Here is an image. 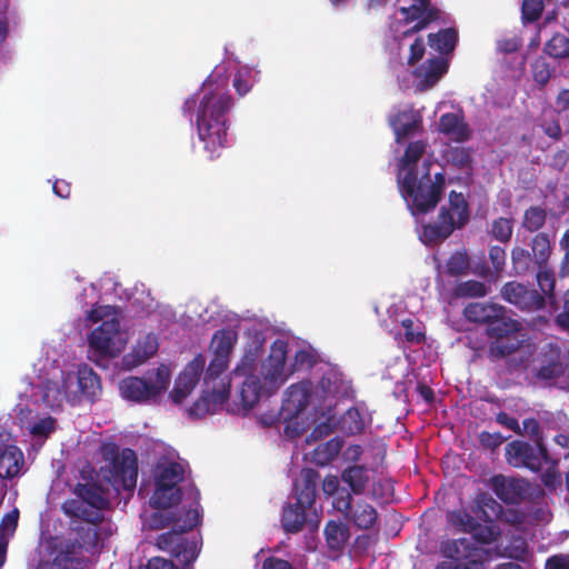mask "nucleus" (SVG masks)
<instances>
[{"label":"nucleus","mask_w":569,"mask_h":569,"mask_svg":"<svg viewBox=\"0 0 569 569\" xmlns=\"http://www.w3.org/2000/svg\"><path fill=\"white\" fill-rule=\"evenodd\" d=\"M457 41L458 32L453 28L441 29L428 36L429 46L442 54L451 53L456 48Z\"/></svg>","instance_id":"nucleus-33"},{"label":"nucleus","mask_w":569,"mask_h":569,"mask_svg":"<svg viewBox=\"0 0 569 569\" xmlns=\"http://www.w3.org/2000/svg\"><path fill=\"white\" fill-rule=\"evenodd\" d=\"M406 22H413L417 19L423 18L430 11H439L438 8L431 4L430 0H413L409 7H401L399 9Z\"/></svg>","instance_id":"nucleus-42"},{"label":"nucleus","mask_w":569,"mask_h":569,"mask_svg":"<svg viewBox=\"0 0 569 569\" xmlns=\"http://www.w3.org/2000/svg\"><path fill=\"white\" fill-rule=\"evenodd\" d=\"M389 124L399 142L422 128V116L418 110L408 108L390 117Z\"/></svg>","instance_id":"nucleus-24"},{"label":"nucleus","mask_w":569,"mask_h":569,"mask_svg":"<svg viewBox=\"0 0 569 569\" xmlns=\"http://www.w3.org/2000/svg\"><path fill=\"white\" fill-rule=\"evenodd\" d=\"M231 385L220 381V386H209L203 395L190 407V415L203 417L214 412L217 406L223 405L230 397Z\"/></svg>","instance_id":"nucleus-21"},{"label":"nucleus","mask_w":569,"mask_h":569,"mask_svg":"<svg viewBox=\"0 0 569 569\" xmlns=\"http://www.w3.org/2000/svg\"><path fill=\"white\" fill-rule=\"evenodd\" d=\"M545 569H569V555H553L546 561Z\"/></svg>","instance_id":"nucleus-64"},{"label":"nucleus","mask_w":569,"mask_h":569,"mask_svg":"<svg viewBox=\"0 0 569 569\" xmlns=\"http://www.w3.org/2000/svg\"><path fill=\"white\" fill-rule=\"evenodd\" d=\"M425 166L426 172L420 179L413 170H409L403 176L398 173L400 190L412 214L428 213L437 207L442 197L446 183L445 174L438 172L432 179L429 164Z\"/></svg>","instance_id":"nucleus-3"},{"label":"nucleus","mask_w":569,"mask_h":569,"mask_svg":"<svg viewBox=\"0 0 569 569\" xmlns=\"http://www.w3.org/2000/svg\"><path fill=\"white\" fill-rule=\"evenodd\" d=\"M200 522V513L197 508L184 512L183 518L174 521L173 529L163 532L157 538L159 549L169 552L182 563H189L197 557V545L183 537L184 532L192 530Z\"/></svg>","instance_id":"nucleus-7"},{"label":"nucleus","mask_w":569,"mask_h":569,"mask_svg":"<svg viewBox=\"0 0 569 569\" xmlns=\"http://www.w3.org/2000/svg\"><path fill=\"white\" fill-rule=\"evenodd\" d=\"M232 84L240 97L247 94L251 89V83L249 81V72H237L234 74Z\"/></svg>","instance_id":"nucleus-59"},{"label":"nucleus","mask_w":569,"mask_h":569,"mask_svg":"<svg viewBox=\"0 0 569 569\" xmlns=\"http://www.w3.org/2000/svg\"><path fill=\"white\" fill-rule=\"evenodd\" d=\"M341 479L355 495L363 493L369 482L367 469L359 465L346 468L341 473Z\"/></svg>","instance_id":"nucleus-34"},{"label":"nucleus","mask_w":569,"mask_h":569,"mask_svg":"<svg viewBox=\"0 0 569 569\" xmlns=\"http://www.w3.org/2000/svg\"><path fill=\"white\" fill-rule=\"evenodd\" d=\"M547 466H549V467L547 468L546 472L541 477L542 482L547 488H555L556 483L560 479V475L556 470L557 461L551 459V461Z\"/></svg>","instance_id":"nucleus-62"},{"label":"nucleus","mask_w":569,"mask_h":569,"mask_svg":"<svg viewBox=\"0 0 569 569\" xmlns=\"http://www.w3.org/2000/svg\"><path fill=\"white\" fill-rule=\"evenodd\" d=\"M340 498L337 500L338 512L345 520L352 523L359 530H370L378 522V512L376 508L366 500H358L353 503L351 492L341 491Z\"/></svg>","instance_id":"nucleus-14"},{"label":"nucleus","mask_w":569,"mask_h":569,"mask_svg":"<svg viewBox=\"0 0 569 569\" xmlns=\"http://www.w3.org/2000/svg\"><path fill=\"white\" fill-rule=\"evenodd\" d=\"M448 70V64L442 58L428 59L421 67L423 79L427 84H435Z\"/></svg>","instance_id":"nucleus-43"},{"label":"nucleus","mask_w":569,"mask_h":569,"mask_svg":"<svg viewBox=\"0 0 569 569\" xmlns=\"http://www.w3.org/2000/svg\"><path fill=\"white\" fill-rule=\"evenodd\" d=\"M343 447V440L339 437L331 438L330 440L318 445L312 453V461L320 467L329 465L339 455Z\"/></svg>","instance_id":"nucleus-32"},{"label":"nucleus","mask_w":569,"mask_h":569,"mask_svg":"<svg viewBox=\"0 0 569 569\" xmlns=\"http://www.w3.org/2000/svg\"><path fill=\"white\" fill-rule=\"evenodd\" d=\"M280 523L286 533L295 535L302 531L305 525L308 526L310 531L318 530L320 518L316 510L295 501L283 505Z\"/></svg>","instance_id":"nucleus-16"},{"label":"nucleus","mask_w":569,"mask_h":569,"mask_svg":"<svg viewBox=\"0 0 569 569\" xmlns=\"http://www.w3.org/2000/svg\"><path fill=\"white\" fill-rule=\"evenodd\" d=\"M337 427L336 419L333 417H328L326 421H321L315 426L311 432L307 436L306 442L308 445L320 441L327 437H329Z\"/></svg>","instance_id":"nucleus-51"},{"label":"nucleus","mask_w":569,"mask_h":569,"mask_svg":"<svg viewBox=\"0 0 569 569\" xmlns=\"http://www.w3.org/2000/svg\"><path fill=\"white\" fill-rule=\"evenodd\" d=\"M310 389L306 383L291 385L286 391V398L281 406L284 420L297 418L309 405Z\"/></svg>","instance_id":"nucleus-23"},{"label":"nucleus","mask_w":569,"mask_h":569,"mask_svg":"<svg viewBox=\"0 0 569 569\" xmlns=\"http://www.w3.org/2000/svg\"><path fill=\"white\" fill-rule=\"evenodd\" d=\"M72 547H67L66 550L58 551L49 569H83L80 567L79 560L74 557Z\"/></svg>","instance_id":"nucleus-49"},{"label":"nucleus","mask_w":569,"mask_h":569,"mask_svg":"<svg viewBox=\"0 0 569 569\" xmlns=\"http://www.w3.org/2000/svg\"><path fill=\"white\" fill-rule=\"evenodd\" d=\"M427 143L422 140L412 141L408 144L399 162V173L403 176L409 170L416 171L417 162L426 152Z\"/></svg>","instance_id":"nucleus-35"},{"label":"nucleus","mask_w":569,"mask_h":569,"mask_svg":"<svg viewBox=\"0 0 569 569\" xmlns=\"http://www.w3.org/2000/svg\"><path fill=\"white\" fill-rule=\"evenodd\" d=\"M470 270V258L466 250L455 251L446 262V272L451 277L467 274Z\"/></svg>","instance_id":"nucleus-40"},{"label":"nucleus","mask_w":569,"mask_h":569,"mask_svg":"<svg viewBox=\"0 0 569 569\" xmlns=\"http://www.w3.org/2000/svg\"><path fill=\"white\" fill-rule=\"evenodd\" d=\"M500 293L505 301L525 312H537L546 307V298L540 291L515 280L506 282Z\"/></svg>","instance_id":"nucleus-15"},{"label":"nucleus","mask_w":569,"mask_h":569,"mask_svg":"<svg viewBox=\"0 0 569 569\" xmlns=\"http://www.w3.org/2000/svg\"><path fill=\"white\" fill-rule=\"evenodd\" d=\"M204 365V358L198 355L184 367L182 372L178 376L173 390L171 391L173 402L180 403L191 393L203 372Z\"/></svg>","instance_id":"nucleus-20"},{"label":"nucleus","mask_w":569,"mask_h":569,"mask_svg":"<svg viewBox=\"0 0 569 569\" xmlns=\"http://www.w3.org/2000/svg\"><path fill=\"white\" fill-rule=\"evenodd\" d=\"M487 292V286L477 280L459 282L453 289V295L457 298H479L485 297Z\"/></svg>","instance_id":"nucleus-46"},{"label":"nucleus","mask_w":569,"mask_h":569,"mask_svg":"<svg viewBox=\"0 0 569 569\" xmlns=\"http://www.w3.org/2000/svg\"><path fill=\"white\" fill-rule=\"evenodd\" d=\"M254 362L253 357L244 356L232 371L233 377L244 378L241 383L240 398L242 406L247 409L253 408L262 395L261 380L252 373Z\"/></svg>","instance_id":"nucleus-17"},{"label":"nucleus","mask_w":569,"mask_h":569,"mask_svg":"<svg viewBox=\"0 0 569 569\" xmlns=\"http://www.w3.org/2000/svg\"><path fill=\"white\" fill-rule=\"evenodd\" d=\"M491 236L503 243L511 240L513 232V223L511 219L500 217L492 221Z\"/></svg>","instance_id":"nucleus-50"},{"label":"nucleus","mask_w":569,"mask_h":569,"mask_svg":"<svg viewBox=\"0 0 569 569\" xmlns=\"http://www.w3.org/2000/svg\"><path fill=\"white\" fill-rule=\"evenodd\" d=\"M447 161L462 171L472 169L471 149L465 147H450L446 151Z\"/></svg>","instance_id":"nucleus-41"},{"label":"nucleus","mask_w":569,"mask_h":569,"mask_svg":"<svg viewBox=\"0 0 569 569\" xmlns=\"http://www.w3.org/2000/svg\"><path fill=\"white\" fill-rule=\"evenodd\" d=\"M543 52L553 59H566L569 57V37L557 32L545 44Z\"/></svg>","instance_id":"nucleus-39"},{"label":"nucleus","mask_w":569,"mask_h":569,"mask_svg":"<svg viewBox=\"0 0 569 569\" xmlns=\"http://www.w3.org/2000/svg\"><path fill=\"white\" fill-rule=\"evenodd\" d=\"M325 538L328 548L333 551H340L350 538L349 527L343 522L330 520L326 523Z\"/></svg>","instance_id":"nucleus-31"},{"label":"nucleus","mask_w":569,"mask_h":569,"mask_svg":"<svg viewBox=\"0 0 569 569\" xmlns=\"http://www.w3.org/2000/svg\"><path fill=\"white\" fill-rule=\"evenodd\" d=\"M469 219V206L465 196L451 191L448 206L440 208L437 221L422 226L421 238L427 244H436L449 238L456 229L463 228Z\"/></svg>","instance_id":"nucleus-5"},{"label":"nucleus","mask_w":569,"mask_h":569,"mask_svg":"<svg viewBox=\"0 0 569 569\" xmlns=\"http://www.w3.org/2000/svg\"><path fill=\"white\" fill-rule=\"evenodd\" d=\"M506 458L512 467H525L532 471H539L551 461L542 441H537L536 446L519 440L511 441L506 446Z\"/></svg>","instance_id":"nucleus-11"},{"label":"nucleus","mask_w":569,"mask_h":569,"mask_svg":"<svg viewBox=\"0 0 569 569\" xmlns=\"http://www.w3.org/2000/svg\"><path fill=\"white\" fill-rule=\"evenodd\" d=\"M232 106L228 80L223 79L219 82L211 78L203 82L199 99L189 97L182 106L183 116L190 119L197 107V133L210 160L218 158L220 151L228 144V113Z\"/></svg>","instance_id":"nucleus-1"},{"label":"nucleus","mask_w":569,"mask_h":569,"mask_svg":"<svg viewBox=\"0 0 569 569\" xmlns=\"http://www.w3.org/2000/svg\"><path fill=\"white\" fill-rule=\"evenodd\" d=\"M426 48L422 38H417L410 46V53L408 57V64L413 66L422 59Z\"/></svg>","instance_id":"nucleus-61"},{"label":"nucleus","mask_w":569,"mask_h":569,"mask_svg":"<svg viewBox=\"0 0 569 569\" xmlns=\"http://www.w3.org/2000/svg\"><path fill=\"white\" fill-rule=\"evenodd\" d=\"M73 530L77 533L76 542L79 548L84 550L93 549L98 545L99 535L92 526H78Z\"/></svg>","instance_id":"nucleus-48"},{"label":"nucleus","mask_w":569,"mask_h":569,"mask_svg":"<svg viewBox=\"0 0 569 569\" xmlns=\"http://www.w3.org/2000/svg\"><path fill=\"white\" fill-rule=\"evenodd\" d=\"M489 485L495 495L506 505H519L531 499L536 493V488L523 478L495 475L490 478Z\"/></svg>","instance_id":"nucleus-13"},{"label":"nucleus","mask_w":569,"mask_h":569,"mask_svg":"<svg viewBox=\"0 0 569 569\" xmlns=\"http://www.w3.org/2000/svg\"><path fill=\"white\" fill-rule=\"evenodd\" d=\"M533 274H536L538 286L541 290L540 293L545 296L546 300H555L556 279L553 270L549 266V261L543 266H539Z\"/></svg>","instance_id":"nucleus-38"},{"label":"nucleus","mask_w":569,"mask_h":569,"mask_svg":"<svg viewBox=\"0 0 569 569\" xmlns=\"http://www.w3.org/2000/svg\"><path fill=\"white\" fill-rule=\"evenodd\" d=\"M547 212L538 206H532L525 211L522 227L529 232L541 229L546 222Z\"/></svg>","instance_id":"nucleus-47"},{"label":"nucleus","mask_w":569,"mask_h":569,"mask_svg":"<svg viewBox=\"0 0 569 569\" xmlns=\"http://www.w3.org/2000/svg\"><path fill=\"white\" fill-rule=\"evenodd\" d=\"M77 373L79 391L87 399L94 400L101 391L100 377L87 363L79 365Z\"/></svg>","instance_id":"nucleus-29"},{"label":"nucleus","mask_w":569,"mask_h":569,"mask_svg":"<svg viewBox=\"0 0 569 569\" xmlns=\"http://www.w3.org/2000/svg\"><path fill=\"white\" fill-rule=\"evenodd\" d=\"M169 383V371L158 368L148 378L127 377L119 385L121 396L130 401L146 402L163 392Z\"/></svg>","instance_id":"nucleus-10"},{"label":"nucleus","mask_w":569,"mask_h":569,"mask_svg":"<svg viewBox=\"0 0 569 569\" xmlns=\"http://www.w3.org/2000/svg\"><path fill=\"white\" fill-rule=\"evenodd\" d=\"M531 251L516 246L511 249V263L516 276L533 274L539 266L549 261L551 244L545 232L535 234L530 242Z\"/></svg>","instance_id":"nucleus-9"},{"label":"nucleus","mask_w":569,"mask_h":569,"mask_svg":"<svg viewBox=\"0 0 569 569\" xmlns=\"http://www.w3.org/2000/svg\"><path fill=\"white\" fill-rule=\"evenodd\" d=\"M157 350L158 341L156 336L147 335L142 339L138 340L132 352L123 356L122 363L128 369L134 368L151 358Z\"/></svg>","instance_id":"nucleus-28"},{"label":"nucleus","mask_w":569,"mask_h":569,"mask_svg":"<svg viewBox=\"0 0 569 569\" xmlns=\"http://www.w3.org/2000/svg\"><path fill=\"white\" fill-rule=\"evenodd\" d=\"M19 511L13 509L4 515L0 522V535L7 539V536H12L18 527Z\"/></svg>","instance_id":"nucleus-56"},{"label":"nucleus","mask_w":569,"mask_h":569,"mask_svg":"<svg viewBox=\"0 0 569 569\" xmlns=\"http://www.w3.org/2000/svg\"><path fill=\"white\" fill-rule=\"evenodd\" d=\"M184 469L181 463L168 461L159 463L156 470V489L151 503L158 509H168L180 502L182 491L179 483L183 480Z\"/></svg>","instance_id":"nucleus-8"},{"label":"nucleus","mask_w":569,"mask_h":569,"mask_svg":"<svg viewBox=\"0 0 569 569\" xmlns=\"http://www.w3.org/2000/svg\"><path fill=\"white\" fill-rule=\"evenodd\" d=\"M322 491L326 496L333 497L332 507L338 511L337 500L340 498L341 491L350 492L346 488H340L337 476L328 475L322 481Z\"/></svg>","instance_id":"nucleus-52"},{"label":"nucleus","mask_w":569,"mask_h":569,"mask_svg":"<svg viewBox=\"0 0 569 569\" xmlns=\"http://www.w3.org/2000/svg\"><path fill=\"white\" fill-rule=\"evenodd\" d=\"M74 499H68L61 505L63 513L77 518L89 525L97 526L103 520L101 511L109 505L102 490L94 483H77Z\"/></svg>","instance_id":"nucleus-6"},{"label":"nucleus","mask_w":569,"mask_h":569,"mask_svg":"<svg viewBox=\"0 0 569 569\" xmlns=\"http://www.w3.org/2000/svg\"><path fill=\"white\" fill-rule=\"evenodd\" d=\"M236 341V337L229 330H218L214 332L211 347L213 348V353L221 357H230L233 343Z\"/></svg>","instance_id":"nucleus-44"},{"label":"nucleus","mask_w":569,"mask_h":569,"mask_svg":"<svg viewBox=\"0 0 569 569\" xmlns=\"http://www.w3.org/2000/svg\"><path fill=\"white\" fill-rule=\"evenodd\" d=\"M449 523L457 530L470 533L477 528L478 520L465 510H455L448 513Z\"/></svg>","instance_id":"nucleus-45"},{"label":"nucleus","mask_w":569,"mask_h":569,"mask_svg":"<svg viewBox=\"0 0 569 569\" xmlns=\"http://www.w3.org/2000/svg\"><path fill=\"white\" fill-rule=\"evenodd\" d=\"M124 345L120 322L116 318L102 321L89 336V346L101 356L117 357Z\"/></svg>","instance_id":"nucleus-12"},{"label":"nucleus","mask_w":569,"mask_h":569,"mask_svg":"<svg viewBox=\"0 0 569 569\" xmlns=\"http://www.w3.org/2000/svg\"><path fill=\"white\" fill-rule=\"evenodd\" d=\"M522 46V41L519 37L505 38L497 42L498 50L502 53H513L518 51Z\"/></svg>","instance_id":"nucleus-60"},{"label":"nucleus","mask_w":569,"mask_h":569,"mask_svg":"<svg viewBox=\"0 0 569 569\" xmlns=\"http://www.w3.org/2000/svg\"><path fill=\"white\" fill-rule=\"evenodd\" d=\"M287 359V346L283 342H274L271 347L269 357L262 363V375L264 380L272 385L283 382L284 366Z\"/></svg>","instance_id":"nucleus-25"},{"label":"nucleus","mask_w":569,"mask_h":569,"mask_svg":"<svg viewBox=\"0 0 569 569\" xmlns=\"http://www.w3.org/2000/svg\"><path fill=\"white\" fill-rule=\"evenodd\" d=\"M320 473L312 468H303L300 478L295 481L292 495L295 501L311 509H315L317 498V485Z\"/></svg>","instance_id":"nucleus-22"},{"label":"nucleus","mask_w":569,"mask_h":569,"mask_svg":"<svg viewBox=\"0 0 569 569\" xmlns=\"http://www.w3.org/2000/svg\"><path fill=\"white\" fill-rule=\"evenodd\" d=\"M479 543H490L495 540V532L491 527L483 526L478 521L477 528L470 532Z\"/></svg>","instance_id":"nucleus-58"},{"label":"nucleus","mask_w":569,"mask_h":569,"mask_svg":"<svg viewBox=\"0 0 569 569\" xmlns=\"http://www.w3.org/2000/svg\"><path fill=\"white\" fill-rule=\"evenodd\" d=\"M104 465L100 468L102 479L116 491L121 489L132 491L138 479V459L134 450L120 448L112 443L103 447Z\"/></svg>","instance_id":"nucleus-4"},{"label":"nucleus","mask_w":569,"mask_h":569,"mask_svg":"<svg viewBox=\"0 0 569 569\" xmlns=\"http://www.w3.org/2000/svg\"><path fill=\"white\" fill-rule=\"evenodd\" d=\"M555 71V67H552L543 56L537 57L530 64L532 80L539 89L546 88L553 77Z\"/></svg>","instance_id":"nucleus-36"},{"label":"nucleus","mask_w":569,"mask_h":569,"mask_svg":"<svg viewBox=\"0 0 569 569\" xmlns=\"http://www.w3.org/2000/svg\"><path fill=\"white\" fill-rule=\"evenodd\" d=\"M463 315L471 322L487 325L486 335L490 339L488 358L491 361L501 360L522 346L521 325L517 320L507 318L502 306L472 302L466 306Z\"/></svg>","instance_id":"nucleus-2"},{"label":"nucleus","mask_w":569,"mask_h":569,"mask_svg":"<svg viewBox=\"0 0 569 569\" xmlns=\"http://www.w3.org/2000/svg\"><path fill=\"white\" fill-rule=\"evenodd\" d=\"M569 371V350L562 353L561 348L555 343H548L541 352V365L536 371L540 380H551Z\"/></svg>","instance_id":"nucleus-19"},{"label":"nucleus","mask_w":569,"mask_h":569,"mask_svg":"<svg viewBox=\"0 0 569 569\" xmlns=\"http://www.w3.org/2000/svg\"><path fill=\"white\" fill-rule=\"evenodd\" d=\"M23 465L24 457L18 447H2L0 450V478L12 479L20 476Z\"/></svg>","instance_id":"nucleus-27"},{"label":"nucleus","mask_w":569,"mask_h":569,"mask_svg":"<svg viewBox=\"0 0 569 569\" xmlns=\"http://www.w3.org/2000/svg\"><path fill=\"white\" fill-rule=\"evenodd\" d=\"M556 323L561 329L569 331V289L563 295L562 311L557 315Z\"/></svg>","instance_id":"nucleus-63"},{"label":"nucleus","mask_w":569,"mask_h":569,"mask_svg":"<svg viewBox=\"0 0 569 569\" xmlns=\"http://www.w3.org/2000/svg\"><path fill=\"white\" fill-rule=\"evenodd\" d=\"M478 438L481 447L491 451H495L497 448H499L506 440V438L500 432L489 431H481Z\"/></svg>","instance_id":"nucleus-55"},{"label":"nucleus","mask_w":569,"mask_h":569,"mask_svg":"<svg viewBox=\"0 0 569 569\" xmlns=\"http://www.w3.org/2000/svg\"><path fill=\"white\" fill-rule=\"evenodd\" d=\"M438 130L455 142H466L471 137L469 124L463 116L455 112H446L440 116Z\"/></svg>","instance_id":"nucleus-26"},{"label":"nucleus","mask_w":569,"mask_h":569,"mask_svg":"<svg viewBox=\"0 0 569 569\" xmlns=\"http://www.w3.org/2000/svg\"><path fill=\"white\" fill-rule=\"evenodd\" d=\"M543 11V0H523L521 12L522 19L527 22L537 21Z\"/></svg>","instance_id":"nucleus-53"},{"label":"nucleus","mask_w":569,"mask_h":569,"mask_svg":"<svg viewBox=\"0 0 569 569\" xmlns=\"http://www.w3.org/2000/svg\"><path fill=\"white\" fill-rule=\"evenodd\" d=\"M56 430V419L48 416L39 419L30 427V433L34 437L48 438Z\"/></svg>","instance_id":"nucleus-54"},{"label":"nucleus","mask_w":569,"mask_h":569,"mask_svg":"<svg viewBox=\"0 0 569 569\" xmlns=\"http://www.w3.org/2000/svg\"><path fill=\"white\" fill-rule=\"evenodd\" d=\"M229 365V358L221 357L213 353V357L207 368L206 375H204V385L207 388L209 386H220V381L223 380L224 382L230 383V379L227 380L226 377H221L222 373L227 370Z\"/></svg>","instance_id":"nucleus-37"},{"label":"nucleus","mask_w":569,"mask_h":569,"mask_svg":"<svg viewBox=\"0 0 569 569\" xmlns=\"http://www.w3.org/2000/svg\"><path fill=\"white\" fill-rule=\"evenodd\" d=\"M442 552L447 558L466 566H471L472 563L483 565L488 555L487 550L469 538L447 541L442 547Z\"/></svg>","instance_id":"nucleus-18"},{"label":"nucleus","mask_w":569,"mask_h":569,"mask_svg":"<svg viewBox=\"0 0 569 569\" xmlns=\"http://www.w3.org/2000/svg\"><path fill=\"white\" fill-rule=\"evenodd\" d=\"M338 429L347 436L360 435L366 429L363 415L357 407H350L336 420Z\"/></svg>","instance_id":"nucleus-30"},{"label":"nucleus","mask_w":569,"mask_h":569,"mask_svg":"<svg viewBox=\"0 0 569 569\" xmlns=\"http://www.w3.org/2000/svg\"><path fill=\"white\" fill-rule=\"evenodd\" d=\"M489 259L496 272H501L506 266L507 253L500 246H492L489 249Z\"/></svg>","instance_id":"nucleus-57"}]
</instances>
